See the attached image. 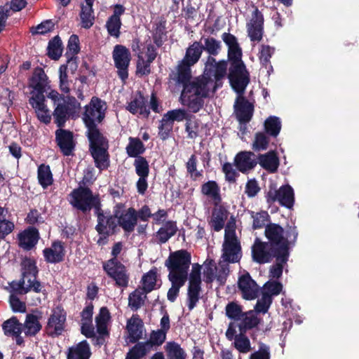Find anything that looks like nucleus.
Masks as SVG:
<instances>
[{"label": "nucleus", "instance_id": "f257e3e1", "mask_svg": "<svg viewBox=\"0 0 359 359\" xmlns=\"http://www.w3.org/2000/svg\"><path fill=\"white\" fill-rule=\"evenodd\" d=\"M203 52L201 41H194L186 50L182 60L178 62L175 71L169 74L176 87L182 90H217L222 88L226 75L227 61L218 62L208 56L202 74L193 77L191 67L200 60Z\"/></svg>", "mask_w": 359, "mask_h": 359}, {"label": "nucleus", "instance_id": "f03ea898", "mask_svg": "<svg viewBox=\"0 0 359 359\" xmlns=\"http://www.w3.org/2000/svg\"><path fill=\"white\" fill-rule=\"evenodd\" d=\"M86 135L89 142V152L93 158L95 165L100 172L108 169L110 165L109 147L107 137L98 126L87 127Z\"/></svg>", "mask_w": 359, "mask_h": 359}, {"label": "nucleus", "instance_id": "7ed1b4c3", "mask_svg": "<svg viewBox=\"0 0 359 359\" xmlns=\"http://www.w3.org/2000/svg\"><path fill=\"white\" fill-rule=\"evenodd\" d=\"M72 200L71 205L83 213L89 212L92 208L95 210V215L98 219L107 212L102 209V204L99 195H93L92 190L88 187H79L74 189L71 193Z\"/></svg>", "mask_w": 359, "mask_h": 359}, {"label": "nucleus", "instance_id": "20e7f679", "mask_svg": "<svg viewBox=\"0 0 359 359\" xmlns=\"http://www.w3.org/2000/svg\"><path fill=\"white\" fill-rule=\"evenodd\" d=\"M191 255L187 250H179L170 253L165 262L169 271L168 276L187 278L191 265Z\"/></svg>", "mask_w": 359, "mask_h": 359}, {"label": "nucleus", "instance_id": "39448f33", "mask_svg": "<svg viewBox=\"0 0 359 359\" xmlns=\"http://www.w3.org/2000/svg\"><path fill=\"white\" fill-rule=\"evenodd\" d=\"M166 334L167 333L164 332L163 330L159 329L152 330L148 340L137 342L129 349L126 356L134 359L143 358L154 347H158L165 342Z\"/></svg>", "mask_w": 359, "mask_h": 359}, {"label": "nucleus", "instance_id": "423d86ee", "mask_svg": "<svg viewBox=\"0 0 359 359\" xmlns=\"http://www.w3.org/2000/svg\"><path fill=\"white\" fill-rule=\"evenodd\" d=\"M107 103L100 98L93 96L90 102L85 106L82 120L85 127L98 126L106 116Z\"/></svg>", "mask_w": 359, "mask_h": 359}, {"label": "nucleus", "instance_id": "0eeeda50", "mask_svg": "<svg viewBox=\"0 0 359 359\" xmlns=\"http://www.w3.org/2000/svg\"><path fill=\"white\" fill-rule=\"evenodd\" d=\"M227 227L225 230L222 258L224 262L236 263L241 259V247L236 237L235 228L230 229L229 225Z\"/></svg>", "mask_w": 359, "mask_h": 359}, {"label": "nucleus", "instance_id": "6e6552de", "mask_svg": "<svg viewBox=\"0 0 359 359\" xmlns=\"http://www.w3.org/2000/svg\"><path fill=\"white\" fill-rule=\"evenodd\" d=\"M201 266L198 264L192 265L189 276L187 288V306L189 311L193 310L200 299L201 288Z\"/></svg>", "mask_w": 359, "mask_h": 359}, {"label": "nucleus", "instance_id": "1a4fd4ad", "mask_svg": "<svg viewBox=\"0 0 359 359\" xmlns=\"http://www.w3.org/2000/svg\"><path fill=\"white\" fill-rule=\"evenodd\" d=\"M281 252L260 238H256L251 247L252 259L259 264L270 263L274 258L280 255Z\"/></svg>", "mask_w": 359, "mask_h": 359}, {"label": "nucleus", "instance_id": "9d476101", "mask_svg": "<svg viewBox=\"0 0 359 359\" xmlns=\"http://www.w3.org/2000/svg\"><path fill=\"white\" fill-rule=\"evenodd\" d=\"M102 269L107 276L115 281L117 287L126 288L128 286L130 275L126 266L121 262H102Z\"/></svg>", "mask_w": 359, "mask_h": 359}, {"label": "nucleus", "instance_id": "9b49d317", "mask_svg": "<svg viewBox=\"0 0 359 359\" xmlns=\"http://www.w3.org/2000/svg\"><path fill=\"white\" fill-rule=\"evenodd\" d=\"M264 235L269 246L281 253H289L288 241L284 237V230L279 224L271 223L266 226Z\"/></svg>", "mask_w": 359, "mask_h": 359}, {"label": "nucleus", "instance_id": "f8f14e48", "mask_svg": "<svg viewBox=\"0 0 359 359\" xmlns=\"http://www.w3.org/2000/svg\"><path fill=\"white\" fill-rule=\"evenodd\" d=\"M66 320L67 312L61 306L53 309L46 326L48 335L51 337L61 335L65 330Z\"/></svg>", "mask_w": 359, "mask_h": 359}, {"label": "nucleus", "instance_id": "ddd939ff", "mask_svg": "<svg viewBox=\"0 0 359 359\" xmlns=\"http://www.w3.org/2000/svg\"><path fill=\"white\" fill-rule=\"evenodd\" d=\"M225 77L229 79L232 90H245L250 81V73L245 65L230 66Z\"/></svg>", "mask_w": 359, "mask_h": 359}, {"label": "nucleus", "instance_id": "4468645a", "mask_svg": "<svg viewBox=\"0 0 359 359\" xmlns=\"http://www.w3.org/2000/svg\"><path fill=\"white\" fill-rule=\"evenodd\" d=\"M112 57L118 76L122 81H125L128 77V67L131 60L129 50L123 45H116L112 53Z\"/></svg>", "mask_w": 359, "mask_h": 359}, {"label": "nucleus", "instance_id": "2eb2a0df", "mask_svg": "<svg viewBox=\"0 0 359 359\" xmlns=\"http://www.w3.org/2000/svg\"><path fill=\"white\" fill-rule=\"evenodd\" d=\"M210 92L215 91H181L180 102L193 113H197L203 107V98L210 97Z\"/></svg>", "mask_w": 359, "mask_h": 359}, {"label": "nucleus", "instance_id": "dca6fc26", "mask_svg": "<svg viewBox=\"0 0 359 359\" xmlns=\"http://www.w3.org/2000/svg\"><path fill=\"white\" fill-rule=\"evenodd\" d=\"M95 229L97 233L103 236L104 238L116 234L118 231L117 214H111L110 210H107L106 214L97 219Z\"/></svg>", "mask_w": 359, "mask_h": 359}, {"label": "nucleus", "instance_id": "f3484780", "mask_svg": "<svg viewBox=\"0 0 359 359\" xmlns=\"http://www.w3.org/2000/svg\"><path fill=\"white\" fill-rule=\"evenodd\" d=\"M238 94L235 102V114L241 124L250 122L253 116L254 106L244 96L245 91H236Z\"/></svg>", "mask_w": 359, "mask_h": 359}, {"label": "nucleus", "instance_id": "a211bd4d", "mask_svg": "<svg viewBox=\"0 0 359 359\" xmlns=\"http://www.w3.org/2000/svg\"><path fill=\"white\" fill-rule=\"evenodd\" d=\"M266 198L269 204L278 202L280 205L292 209V187L285 184L281 186L278 189L270 187Z\"/></svg>", "mask_w": 359, "mask_h": 359}, {"label": "nucleus", "instance_id": "6ab92c4d", "mask_svg": "<svg viewBox=\"0 0 359 359\" xmlns=\"http://www.w3.org/2000/svg\"><path fill=\"white\" fill-rule=\"evenodd\" d=\"M55 142L64 156H69L74 154L76 144L72 131L59 128L55 131Z\"/></svg>", "mask_w": 359, "mask_h": 359}, {"label": "nucleus", "instance_id": "aec40b11", "mask_svg": "<svg viewBox=\"0 0 359 359\" xmlns=\"http://www.w3.org/2000/svg\"><path fill=\"white\" fill-rule=\"evenodd\" d=\"M238 287L241 291L243 298L246 300L256 299L259 292V287L248 272L238 278Z\"/></svg>", "mask_w": 359, "mask_h": 359}, {"label": "nucleus", "instance_id": "412c9836", "mask_svg": "<svg viewBox=\"0 0 359 359\" xmlns=\"http://www.w3.org/2000/svg\"><path fill=\"white\" fill-rule=\"evenodd\" d=\"M147 99L141 91H137L133 94L130 101L128 102L126 109L133 114H139L145 118H148L150 114L149 107L147 105Z\"/></svg>", "mask_w": 359, "mask_h": 359}, {"label": "nucleus", "instance_id": "4be33fe9", "mask_svg": "<svg viewBox=\"0 0 359 359\" xmlns=\"http://www.w3.org/2000/svg\"><path fill=\"white\" fill-rule=\"evenodd\" d=\"M44 92L47 93L48 91H31V93H36L30 97L29 102L37 113L38 118L43 123H48L50 121V116L48 114V109L44 103Z\"/></svg>", "mask_w": 359, "mask_h": 359}, {"label": "nucleus", "instance_id": "5701e85b", "mask_svg": "<svg viewBox=\"0 0 359 359\" xmlns=\"http://www.w3.org/2000/svg\"><path fill=\"white\" fill-rule=\"evenodd\" d=\"M28 86L32 90H51L50 81L42 67L34 69L28 79Z\"/></svg>", "mask_w": 359, "mask_h": 359}, {"label": "nucleus", "instance_id": "b1692460", "mask_svg": "<svg viewBox=\"0 0 359 359\" xmlns=\"http://www.w3.org/2000/svg\"><path fill=\"white\" fill-rule=\"evenodd\" d=\"M255 156L252 151H240L234 157V165L241 172L246 173L257 165V160L254 158Z\"/></svg>", "mask_w": 359, "mask_h": 359}, {"label": "nucleus", "instance_id": "393cba45", "mask_svg": "<svg viewBox=\"0 0 359 359\" xmlns=\"http://www.w3.org/2000/svg\"><path fill=\"white\" fill-rule=\"evenodd\" d=\"M111 314L107 307H101L99 313L95 316L97 332L99 334L98 343L102 344L103 337H109V332L107 329V324L111 320Z\"/></svg>", "mask_w": 359, "mask_h": 359}, {"label": "nucleus", "instance_id": "a878e982", "mask_svg": "<svg viewBox=\"0 0 359 359\" xmlns=\"http://www.w3.org/2000/svg\"><path fill=\"white\" fill-rule=\"evenodd\" d=\"M43 254L47 263L57 264L62 262L65 256L63 243L60 241L53 242L50 248H46L43 250Z\"/></svg>", "mask_w": 359, "mask_h": 359}, {"label": "nucleus", "instance_id": "bb28decb", "mask_svg": "<svg viewBox=\"0 0 359 359\" xmlns=\"http://www.w3.org/2000/svg\"><path fill=\"white\" fill-rule=\"evenodd\" d=\"M39 238V230L29 226L18 234L19 245L25 250H30L37 244Z\"/></svg>", "mask_w": 359, "mask_h": 359}, {"label": "nucleus", "instance_id": "cd10ccee", "mask_svg": "<svg viewBox=\"0 0 359 359\" xmlns=\"http://www.w3.org/2000/svg\"><path fill=\"white\" fill-rule=\"evenodd\" d=\"M144 324L139 316H133L128 320L126 330L128 332V339L130 343L135 344L140 342L139 340L142 338Z\"/></svg>", "mask_w": 359, "mask_h": 359}, {"label": "nucleus", "instance_id": "c85d7f7f", "mask_svg": "<svg viewBox=\"0 0 359 359\" xmlns=\"http://www.w3.org/2000/svg\"><path fill=\"white\" fill-rule=\"evenodd\" d=\"M137 224L136 210L129 208L118 217V226H120L125 233H130Z\"/></svg>", "mask_w": 359, "mask_h": 359}, {"label": "nucleus", "instance_id": "c756f323", "mask_svg": "<svg viewBox=\"0 0 359 359\" xmlns=\"http://www.w3.org/2000/svg\"><path fill=\"white\" fill-rule=\"evenodd\" d=\"M80 51V43L79 36L76 34H72L70 36L67 46V51L65 55L67 58V64L70 67V69L73 71L76 69V57Z\"/></svg>", "mask_w": 359, "mask_h": 359}, {"label": "nucleus", "instance_id": "7c9ffc66", "mask_svg": "<svg viewBox=\"0 0 359 359\" xmlns=\"http://www.w3.org/2000/svg\"><path fill=\"white\" fill-rule=\"evenodd\" d=\"M201 194L212 201L215 206H218L222 201L220 187L216 181L209 180L201 187Z\"/></svg>", "mask_w": 359, "mask_h": 359}, {"label": "nucleus", "instance_id": "2f4dec72", "mask_svg": "<svg viewBox=\"0 0 359 359\" xmlns=\"http://www.w3.org/2000/svg\"><path fill=\"white\" fill-rule=\"evenodd\" d=\"M177 231V222L173 220L165 222L156 233L158 243L160 244L165 243L176 234Z\"/></svg>", "mask_w": 359, "mask_h": 359}, {"label": "nucleus", "instance_id": "473e14b6", "mask_svg": "<svg viewBox=\"0 0 359 359\" xmlns=\"http://www.w3.org/2000/svg\"><path fill=\"white\" fill-rule=\"evenodd\" d=\"M257 163L270 172H275L279 165V159L275 151H270L264 154H259Z\"/></svg>", "mask_w": 359, "mask_h": 359}, {"label": "nucleus", "instance_id": "72a5a7b5", "mask_svg": "<svg viewBox=\"0 0 359 359\" xmlns=\"http://www.w3.org/2000/svg\"><path fill=\"white\" fill-rule=\"evenodd\" d=\"M90 355L89 344L86 340H83L68 349L67 359H89Z\"/></svg>", "mask_w": 359, "mask_h": 359}, {"label": "nucleus", "instance_id": "f704fd0d", "mask_svg": "<svg viewBox=\"0 0 359 359\" xmlns=\"http://www.w3.org/2000/svg\"><path fill=\"white\" fill-rule=\"evenodd\" d=\"M228 214L227 210L222 205L213 209L210 224L215 231H219L224 228Z\"/></svg>", "mask_w": 359, "mask_h": 359}, {"label": "nucleus", "instance_id": "c9c22d12", "mask_svg": "<svg viewBox=\"0 0 359 359\" xmlns=\"http://www.w3.org/2000/svg\"><path fill=\"white\" fill-rule=\"evenodd\" d=\"M39 316L33 313L26 316L25 321L22 324V330L27 337H34L41 330L42 325L39 322Z\"/></svg>", "mask_w": 359, "mask_h": 359}, {"label": "nucleus", "instance_id": "e433bc0d", "mask_svg": "<svg viewBox=\"0 0 359 359\" xmlns=\"http://www.w3.org/2000/svg\"><path fill=\"white\" fill-rule=\"evenodd\" d=\"M166 20L161 17L153 26L152 39L157 48H161L164 43V36L166 35Z\"/></svg>", "mask_w": 359, "mask_h": 359}, {"label": "nucleus", "instance_id": "4c0bfd02", "mask_svg": "<svg viewBox=\"0 0 359 359\" xmlns=\"http://www.w3.org/2000/svg\"><path fill=\"white\" fill-rule=\"evenodd\" d=\"M157 275V268L154 266L147 273L142 276L141 280L142 285V290H143L144 294H148L156 289Z\"/></svg>", "mask_w": 359, "mask_h": 359}, {"label": "nucleus", "instance_id": "58836bf2", "mask_svg": "<svg viewBox=\"0 0 359 359\" xmlns=\"http://www.w3.org/2000/svg\"><path fill=\"white\" fill-rule=\"evenodd\" d=\"M128 140L129 142L126 147L128 156L135 158L142 156L146 148L141 140L138 137H130Z\"/></svg>", "mask_w": 359, "mask_h": 359}, {"label": "nucleus", "instance_id": "ea45409f", "mask_svg": "<svg viewBox=\"0 0 359 359\" xmlns=\"http://www.w3.org/2000/svg\"><path fill=\"white\" fill-rule=\"evenodd\" d=\"M37 178L43 189H47L53 183V174L50 165L42 163L38 167Z\"/></svg>", "mask_w": 359, "mask_h": 359}, {"label": "nucleus", "instance_id": "a19ab883", "mask_svg": "<svg viewBox=\"0 0 359 359\" xmlns=\"http://www.w3.org/2000/svg\"><path fill=\"white\" fill-rule=\"evenodd\" d=\"M241 323L238 325L241 332H247L248 330L256 327L260 323L259 318L255 315L254 311H250L243 313Z\"/></svg>", "mask_w": 359, "mask_h": 359}, {"label": "nucleus", "instance_id": "79ce46f5", "mask_svg": "<svg viewBox=\"0 0 359 359\" xmlns=\"http://www.w3.org/2000/svg\"><path fill=\"white\" fill-rule=\"evenodd\" d=\"M93 6V4L91 3H86V5L81 4L80 18L81 26L85 29H90L94 24L95 16Z\"/></svg>", "mask_w": 359, "mask_h": 359}, {"label": "nucleus", "instance_id": "37998d69", "mask_svg": "<svg viewBox=\"0 0 359 359\" xmlns=\"http://www.w3.org/2000/svg\"><path fill=\"white\" fill-rule=\"evenodd\" d=\"M168 277L172 285L168 291L167 298L170 302H175L179 296L180 288L184 285L187 278L174 277L173 276H168Z\"/></svg>", "mask_w": 359, "mask_h": 359}, {"label": "nucleus", "instance_id": "c03bdc74", "mask_svg": "<svg viewBox=\"0 0 359 359\" xmlns=\"http://www.w3.org/2000/svg\"><path fill=\"white\" fill-rule=\"evenodd\" d=\"M63 50L62 42L60 37L57 35L50 39L47 47V55L53 60H57L62 55Z\"/></svg>", "mask_w": 359, "mask_h": 359}, {"label": "nucleus", "instance_id": "a18cd8bd", "mask_svg": "<svg viewBox=\"0 0 359 359\" xmlns=\"http://www.w3.org/2000/svg\"><path fill=\"white\" fill-rule=\"evenodd\" d=\"M264 133L269 136L276 137L281 130V122L278 117L270 116L264 123Z\"/></svg>", "mask_w": 359, "mask_h": 359}, {"label": "nucleus", "instance_id": "49530a36", "mask_svg": "<svg viewBox=\"0 0 359 359\" xmlns=\"http://www.w3.org/2000/svg\"><path fill=\"white\" fill-rule=\"evenodd\" d=\"M167 359H187V353L175 341H168L165 346Z\"/></svg>", "mask_w": 359, "mask_h": 359}, {"label": "nucleus", "instance_id": "de8ad7c7", "mask_svg": "<svg viewBox=\"0 0 359 359\" xmlns=\"http://www.w3.org/2000/svg\"><path fill=\"white\" fill-rule=\"evenodd\" d=\"M70 114H72V111L69 106L65 104H58L53 113L55 123L57 127L62 128Z\"/></svg>", "mask_w": 359, "mask_h": 359}, {"label": "nucleus", "instance_id": "09e8293b", "mask_svg": "<svg viewBox=\"0 0 359 359\" xmlns=\"http://www.w3.org/2000/svg\"><path fill=\"white\" fill-rule=\"evenodd\" d=\"M289 253H281L276 258V263L273 264L269 269V277L278 279L283 274L284 264L288 260Z\"/></svg>", "mask_w": 359, "mask_h": 359}, {"label": "nucleus", "instance_id": "8fccbe9b", "mask_svg": "<svg viewBox=\"0 0 359 359\" xmlns=\"http://www.w3.org/2000/svg\"><path fill=\"white\" fill-rule=\"evenodd\" d=\"M2 329L6 336L21 334L22 332V324L19 322L17 317L12 316L4 322Z\"/></svg>", "mask_w": 359, "mask_h": 359}, {"label": "nucleus", "instance_id": "3c124183", "mask_svg": "<svg viewBox=\"0 0 359 359\" xmlns=\"http://www.w3.org/2000/svg\"><path fill=\"white\" fill-rule=\"evenodd\" d=\"M147 294L139 289L135 290L128 297V306L133 311H137L144 304V299L147 298Z\"/></svg>", "mask_w": 359, "mask_h": 359}, {"label": "nucleus", "instance_id": "603ef678", "mask_svg": "<svg viewBox=\"0 0 359 359\" xmlns=\"http://www.w3.org/2000/svg\"><path fill=\"white\" fill-rule=\"evenodd\" d=\"M22 266V277L25 279L32 276V278H36L39 269L36 266V262L34 259L26 258L21 264Z\"/></svg>", "mask_w": 359, "mask_h": 359}, {"label": "nucleus", "instance_id": "864d4df0", "mask_svg": "<svg viewBox=\"0 0 359 359\" xmlns=\"http://www.w3.org/2000/svg\"><path fill=\"white\" fill-rule=\"evenodd\" d=\"M204 44L201 43V50L206 51L208 56H216L219 54L221 49V42L213 37H207L203 39Z\"/></svg>", "mask_w": 359, "mask_h": 359}, {"label": "nucleus", "instance_id": "5fc2aeb1", "mask_svg": "<svg viewBox=\"0 0 359 359\" xmlns=\"http://www.w3.org/2000/svg\"><path fill=\"white\" fill-rule=\"evenodd\" d=\"M163 117L174 125L175 121L181 122L188 120L190 116L184 109H176L167 111Z\"/></svg>", "mask_w": 359, "mask_h": 359}, {"label": "nucleus", "instance_id": "6e6d98bb", "mask_svg": "<svg viewBox=\"0 0 359 359\" xmlns=\"http://www.w3.org/2000/svg\"><path fill=\"white\" fill-rule=\"evenodd\" d=\"M269 144V135L264 132H257L255 135L252 148L255 151H264L267 149Z\"/></svg>", "mask_w": 359, "mask_h": 359}, {"label": "nucleus", "instance_id": "4d7b16f0", "mask_svg": "<svg viewBox=\"0 0 359 359\" xmlns=\"http://www.w3.org/2000/svg\"><path fill=\"white\" fill-rule=\"evenodd\" d=\"M246 332H241L234 337V347L242 353H246L251 350L250 339L245 335Z\"/></svg>", "mask_w": 359, "mask_h": 359}, {"label": "nucleus", "instance_id": "13d9d810", "mask_svg": "<svg viewBox=\"0 0 359 359\" xmlns=\"http://www.w3.org/2000/svg\"><path fill=\"white\" fill-rule=\"evenodd\" d=\"M228 60L230 66L245 65L242 60V49L239 45L228 48Z\"/></svg>", "mask_w": 359, "mask_h": 359}, {"label": "nucleus", "instance_id": "bf43d9fd", "mask_svg": "<svg viewBox=\"0 0 359 359\" xmlns=\"http://www.w3.org/2000/svg\"><path fill=\"white\" fill-rule=\"evenodd\" d=\"M133 165L135 169V173L137 176H149V161L145 157L139 156V158H135Z\"/></svg>", "mask_w": 359, "mask_h": 359}, {"label": "nucleus", "instance_id": "052dcab7", "mask_svg": "<svg viewBox=\"0 0 359 359\" xmlns=\"http://www.w3.org/2000/svg\"><path fill=\"white\" fill-rule=\"evenodd\" d=\"M121 25L122 22L121 19L109 17L106 22L105 27L110 36L118 38L121 34L120 29Z\"/></svg>", "mask_w": 359, "mask_h": 359}, {"label": "nucleus", "instance_id": "680f3d73", "mask_svg": "<svg viewBox=\"0 0 359 359\" xmlns=\"http://www.w3.org/2000/svg\"><path fill=\"white\" fill-rule=\"evenodd\" d=\"M243 313L241 306L236 302H229L226 306V315L229 319L240 320Z\"/></svg>", "mask_w": 359, "mask_h": 359}, {"label": "nucleus", "instance_id": "e2e57ef3", "mask_svg": "<svg viewBox=\"0 0 359 359\" xmlns=\"http://www.w3.org/2000/svg\"><path fill=\"white\" fill-rule=\"evenodd\" d=\"M172 123H170L165 118L162 117V119L159 122L158 127V135L161 140L165 141L168 140L173 130Z\"/></svg>", "mask_w": 359, "mask_h": 359}, {"label": "nucleus", "instance_id": "0e129e2a", "mask_svg": "<svg viewBox=\"0 0 359 359\" xmlns=\"http://www.w3.org/2000/svg\"><path fill=\"white\" fill-rule=\"evenodd\" d=\"M152 62H148L147 60H144L142 56V53H140L137 55V61L136 66V73L137 75L147 76L151 74V64Z\"/></svg>", "mask_w": 359, "mask_h": 359}, {"label": "nucleus", "instance_id": "69168bd1", "mask_svg": "<svg viewBox=\"0 0 359 359\" xmlns=\"http://www.w3.org/2000/svg\"><path fill=\"white\" fill-rule=\"evenodd\" d=\"M272 303V297L267 292H262L261 299H258L255 306L257 313H266Z\"/></svg>", "mask_w": 359, "mask_h": 359}, {"label": "nucleus", "instance_id": "338daca9", "mask_svg": "<svg viewBox=\"0 0 359 359\" xmlns=\"http://www.w3.org/2000/svg\"><path fill=\"white\" fill-rule=\"evenodd\" d=\"M248 36L252 42L262 41L264 34V27L246 25Z\"/></svg>", "mask_w": 359, "mask_h": 359}, {"label": "nucleus", "instance_id": "774afa93", "mask_svg": "<svg viewBox=\"0 0 359 359\" xmlns=\"http://www.w3.org/2000/svg\"><path fill=\"white\" fill-rule=\"evenodd\" d=\"M274 52V48L271 47L269 45H262L261 49L259 53V59L262 65H264L265 67H267L269 64H270V60L272 56V54Z\"/></svg>", "mask_w": 359, "mask_h": 359}]
</instances>
